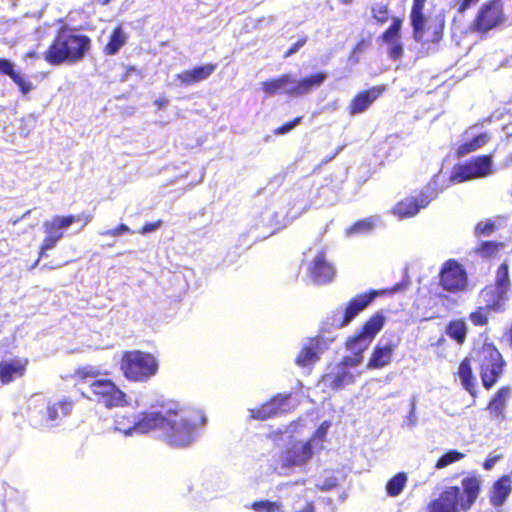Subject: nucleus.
I'll use <instances>...</instances> for the list:
<instances>
[{"instance_id":"603ef678","label":"nucleus","mask_w":512,"mask_h":512,"mask_svg":"<svg viewBox=\"0 0 512 512\" xmlns=\"http://www.w3.org/2000/svg\"><path fill=\"white\" fill-rule=\"evenodd\" d=\"M502 458L501 455H489L483 462L482 466L485 470H491L496 462Z\"/></svg>"},{"instance_id":"2f4dec72","label":"nucleus","mask_w":512,"mask_h":512,"mask_svg":"<svg viewBox=\"0 0 512 512\" xmlns=\"http://www.w3.org/2000/svg\"><path fill=\"white\" fill-rule=\"evenodd\" d=\"M445 334L458 345H463L467 339L468 326L463 318L450 320L445 327Z\"/></svg>"},{"instance_id":"c85d7f7f","label":"nucleus","mask_w":512,"mask_h":512,"mask_svg":"<svg viewBox=\"0 0 512 512\" xmlns=\"http://www.w3.org/2000/svg\"><path fill=\"white\" fill-rule=\"evenodd\" d=\"M74 407V401L70 398H63L59 401L48 402L43 418L46 421H57L68 416Z\"/></svg>"},{"instance_id":"09e8293b","label":"nucleus","mask_w":512,"mask_h":512,"mask_svg":"<svg viewBox=\"0 0 512 512\" xmlns=\"http://www.w3.org/2000/svg\"><path fill=\"white\" fill-rule=\"evenodd\" d=\"M362 356L352 354L351 356H344L341 360V365L344 367H355L362 362Z\"/></svg>"},{"instance_id":"7ed1b4c3","label":"nucleus","mask_w":512,"mask_h":512,"mask_svg":"<svg viewBox=\"0 0 512 512\" xmlns=\"http://www.w3.org/2000/svg\"><path fill=\"white\" fill-rule=\"evenodd\" d=\"M168 421L162 437L172 447H187L196 438L197 428L203 426L206 418L201 411L178 406L167 408Z\"/></svg>"},{"instance_id":"b1692460","label":"nucleus","mask_w":512,"mask_h":512,"mask_svg":"<svg viewBox=\"0 0 512 512\" xmlns=\"http://www.w3.org/2000/svg\"><path fill=\"white\" fill-rule=\"evenodd\" d=\"M216 68V64L207 63L192 69L183 70L176 75V80L183 86H191L208 79Z\"/></svg>"},{"instance_id":"2eb2a0df","label":"nucleus","mask_w":512,"mask_h":512,"mask_svg":"<svg viewBox=\"0 0 512 512\" xmlns=\"http://www.w3.org/2000/svg\"><path fill=\"white\" fill-rule=\"evenodd\" d=\"M308 276L316 285H325L333 281L336 271L328 261L324 250H320L307 268Z\"/></svg>"},{"instance_id":"69168bd1","label":"nucleus","mask_w":512,"mask_h":512,"mask_svg":"<svg viewBox=\"0 0 512 512\" xmlns=\"http://www.w3.org/2000/svg\"><path fill=\"white\" fill-rule=\"evenodd\" d=\"M97 1H98V3H100L102 6L108 5V4L111 2V0H97Z\"/></svg>"},{"instance_id":"4c0bfd02","label":"nucleus","mask_w":512,"mask_h":512,"mask_svg":"<svg viewBox=\"0 0 512 512\" xmlns=\"http://www.w3.org/2000/svg\"><path fill=\"white\" fill-rule=\"evenodd\" d=\"M102 375L101 371L92 365H85L77 367L74 370L73 378L81 383L86 382L89 379H99V377Z\"/></svg>"},{"instance_id":"f03ea898","label":"nucleus","mask_w":512,"mask_h":512,"mask_svg":"<svg viewBox=\"0 0 512 512\" xmlns=\"http://www.w3.org/2000/svg\"><path fill=\"white\" fill-rule=\"evenodd\" d=\"M482 489V479L475 473H469L461 480V488L448 486L432 499L425 508L426 512H468L476 503Z\"/></svg>"},{"instance_id":"a19ab883","label":"nucleus","mask_w":512,"mask_h":512,"mask_svg":"<svg viewBox=\"0 0 512 512\" xmlns=\"http://www.w3.org/2000/svg\"><path fill=\"white\" fill-rule=\"evenodd\" d=\"M251 509L255 512H283V505L281 502L260 500L255 501L250 505Z\"/></svg>"},{"instance_id":"e2e57ef3","label":"nucleus","mask_w":512,"mask_h":512,"mask_svg":"<svg viewBox=\"0 0 512 512\" xmlns=\"http://www.w3.org/2000/svg\"><path fill=\"white\" fill-rule=\"evenodd\" d=\"M25 57L32 58V59H37V58H39V54L36 51H28L25 54Z\"/></svg>"},{"instance_id":"f8f14e48","label":"nucleus","mask_w":512,"mask_h":512,"mask_svg":"<svg viewBox=\"0 0 512 512\" xmlns=\"http://www.w3.org/2000/svg\"><path fill=\"white\" fill-rule=\"evenodd\" d=\"M438 285L450 294L463 292L468 286L467 272L457 260L448 259L441 266Z\"/></svg>"},{"instance_id":"052dcab7","label":"nucleus","mask_w":512,"mask_h":512,"mask_svg":"<svg viewBox=\"0 0 512 512\" xmlns=\"http://www.w3.org/2000/svg\"><path fill=\"white\" fill-rule=\"evenodd\" d=\"M77 221V219L74 216H67L59 219L58 224H72L73 222Z\"/></svg>"},{"instance_id":"5701e85b","label":"nucleus","mask_w":512,"mask_h":512,"mask_svg":"<svg viewBox=\"0 0 512 512\" xmlns=\"http://www.w3.org/2000/svg\"><path fill=\"white\" fill-rule=\"evenodd\" d=\"M168 421L167 408L163 411H144L141 413L139 419L135 421L134 427L141 433H148L150 431L159 429L163 434L164 426Z\"/></svg>"},{"instance_id":"5fc2aeb1","label":"nucleus","mask_w":512,"mask_h":512,"mask_svg":"<svg viewBox=\"0 0 512 512\" xmlns=\"http://www.w3.org/2000/svg\"><path fill=\"white\" fill-rule=\"evenodd\" d=\"M494 226H476L475 234L477 236L489 235L493 231Z\"/></svg>"},{"instance_id":"3c124183","label":"nucleus","mask_w":512,"mask_h":512,"mask_svg":"<svg viewBox=\"0 0 512 512\" xmlns=\"http://www.w3.org/2000/svg\"><path fill=\"white\" fill-rule=\"evenodd\" d=\"M329 427H330V422H328V421L322 422L321 425L315 431L314 437L318 438L320 440H323L327 434Z\"/></svg>"},{"instance_id":"39448f33","label":"nucleus","mask_w":512,"mask_h":512,"mask_svg":"<svg viewBox=\"0 0 512 512\" xmlns=\"http://www.w3.org/2000/svg\"><path fill=\"white\" fill-rule=\"evenodd\" d=\"M371 16L379 25H383L391 20L389 27L382 32L379 39L389 46L387 55L391 60L397 61L401 59L404 54V48L400 42L403 19L392 17L389 4L382 2L372 4Z\"/></svg>"},{"instance_id":"49530a36","label":"nucleus","mask_w":512,"mask_h":512,"mask_svg":"<svg viewBox=\"0 0 512 512\" xmlns=\"http://www.w3.org/2000/svg\"><path fill=\"white\" fill-rule=\"evenodd\" d=\"M302 116L295 117L289 122L284 123L283 125L277 127L274 130L275 135H282L289 131H291L295 126H297L302 121Z\"/></svg>"},{"instance_id":"58836bf2","label":"nucleus","mask_w":512,"mask_h":512,"mask_svg":"<svg viewBox=\"0 0 512 512\" xmlns=\"http://www.w3.org/2000/svg\"><path fill=\"white\" fill-rule=\"evenodd\" d=\"M491 312L482 305L477 306L468 315L469 321L475 327H483L489 324V314Z\"/></svg>"},{"instance_id":"c03bdc74","label":"nucleus","mask_w":512,"mask_h":512,"mask_svg":"<svg viewBox=\"0 0 512 512\" xmlns=\"http://www.w3.org/2000/svg\"><path fill=\"white\" fill-rule=\"evenodd\" d=\"M425 4L426 0H413L409 15L410 23L426 17L424 14Z\"/></svg>"},{"instance_id":"338daca9","label":"nucleus","mask_w":512,"mask_h":512,"mask_svg":"<svg viewBox=\"0 0 512 512\" xmlns=\"http://www.w3.org/2000/svg\"><path fill=\"white\" fill-rule=\"evenodd\" d=\"M167 102H168V100H167V99H163V100H158L156 103H157L159 106H162V105H165Z\"/></svg>"},{"instance_id":"72a5a7b5","label":"nucleus","mask_w":512,"mask_h":512,"mask_svg":"<svg viewBox=\"0 0 512 512\" xmlns=\"http://www.w3.org/2000/svg\"><path fill=\"white\" fill-rule=\"evenodd\" d=\"M491 287H495L497 290L509 295L512 284L509 277V266L506 261L502 262L496 272L494 282L489 284Z\"/></svg>"},{"instance_id":"473e14b6","label":"nucleus","mask_w":512,"mask_h":512,"mask_svg":"<svg viewBox=\"0 0 512 512\" xmlns=\"http://www.w3.org/2000/svg\"><path fill=\"white\" fill-rule=\"evenodd\" d=\"M490 140V135L486 132L480 133L471 140L461 143L455 150V156L462 158L467 154L475 152L484 147Z\"/></svg>"},{"instance_id":"7c9ffc66","label":"nucleus","mask_w":512,"mask_h":512,"mask_svg":"<svg viewBox=\"0 0 512 512\" xmlns=\"http://www.w3.org/2000/svg\"><path fill=\"white\" fill-rule=\"evenodd\" d=\"M128 36L124 31L121 24L113 28L108 42L103 47V53L106 56H112L119 52V50L126 44Z\"/></svg>"},{"instance_id":"680f3d73","label":"nucleus","mask_w":512,"mask_h":512,"mask_svg":"<svg viewBox=\"0 0 512 512\" xmlns=\"http://www.w3.org/2000/svg\"><path fill=\"white\" fill-rule=\"evenodd\" d=\"M157 227L158 226H142L140 233L145 234V233L151 232V231L155 230Z\"/></svg>"},{"instance_id":"bb28decb","label":"nucleus","mask_w":512,"mask_h":512,"mask_svg":"<svg viewBox=\"0 0 512 512\" xmlns=\"http://www.w3.org/2000/svg\"><path fill=\"white\" fill-rule=\"evenodd\" d=\"M512 492V477L503 475L498 478L491 486L489 491V501L492 506L499 507L505 503Z\"/></svg>"},{"instance_id":"c9c22d12","label":"nucleus","mask_w":512,"mask_h":512,"mask_svg":"<svg viewBox=\"0 0 512 512\" xmlns=\"http://www.w3.org/2000/svg\"><path fill=\"white\" fill-rule=\"evenodd\" d=\"M384 323V316L381 313H376L366 320L358 331L372 342L383 328Z\"/></svg>"},{"instance_id":"9b49d317","label":"nucleus","mask_w":512,"mask_h":512,"mask_svg":"<svg viewBox=\"0 0 512 512\" xmlns=\"http://www.w3.org/2000/svg\"><path fill=\"white\" fill-rule=\"evenodd\" d=\"M413 39L423 46L437 45L442 40L445 20L441 16L424 17L411 22Z\"/></svg>"},{"instance_id":"79ce46f5","label":"nucleus","mask_w":512,"mask_h":512,"mask_svg":"<svg viewBox=\"0 0 512 512\" xmlns=\"http://www.w3.org/2000/svg\"><path fill=\"white\" fill-rule=\"evenodd\" d=\"M465 457V454L456 450H449L445 452L442 456L438 458L435 463L436 469H442L447 467L450 464H453L457 461L462 460Z\"/></svg>"},{"instance_id":"e433bc0d","label":"nucleus","mask_w":512,"mask_h":512,"mask_svg":"<svg viewBox=\"0 0 512 512\" xmlns=\"http://www.w3.org/2000/svg\"><path fill=\"white\" fill-rule=\"evenodd\" d=\"M371 341L366 338L363 334L357 331L354 335L350 336L346 342L345 347L352 354L363 357V353L370 346Z\"/></svg>"},{"instance_id":"8fccbe9b","label":"nucleus","mask_w":512,"mask_h":512,"mask_svg":"<svg viewBox=\"0 0 512 512\" xmlns=\"http://www.w3.org/2000/svg\"><path fill=\"white\" fill-rule=\"evenodd\" d=\"M480 0H460L457 3V12L459 14H464L466 11H468L471 7L475 6Z\"/></svg>"},{"instance_id":"bf43d9fd","label":"nucleus","mask_w":512,"mask_h":512,"mask_svg":"<svg viewBox=\"0 0 512 512\" xmlns=\"http://www.w3.org/2000/svg\"><path fill=\"white\" fill-rule=\"evenodd\" d=\"M380 219L377 216H371L362 220L357 221L355 224H375V222H378Z\"/></svg>"},{"instance_id":"0e129e2a","label":"nucleus","mask_w":512,"mask_h":512,"mask_svg":"<svg viewBox=\"0 0 512 512\" xmlns=\"http://www.w3.org/2000/svg\"><path fill=\"white\" fill-rule=\"evenodd\" d=\"M365 226H359V225H356V226H352L350 229L347 230L348 233H351L353 231H357V230H360L361 228H364ZM367 228H370L371 226H366Z\"/></svg>"},{"instance_id":"9d476101","label":"nucleus","mask_w":512,"mask_h":512,"mask_svg":"<svg viewBox=\"0 0 512 512\" xmlns=\"http://www.w3.org/2000/svg\"><path fill=\"white\" fill-rule=\"evenodd\" d=\"M493 171V156L485 154L473 157L468 161L457 164L453 168L450 180L456 183L485 178Z\"/></svg>"},{"instance_id":"13d9d810","label":"nucleus","mask_w":512,"mask_h":512,"mask_svg":"<svg viewBox=\"0 0 512 512\" xmlns=\"http://www.w3.org/2000/svg\"><path fill=\"white\" fill-rule=\"evenodd\" d=\"M296 512H316V507L313 501L307 502L303 508L297 510Z\"/></svg>"},{"instance_id":"a878e982","label":"nucleus","mask_w":512,"mask_h":512,"mask_svg":"<svg viewBox=\"0 0 512 512\" xmlns=\"http://www.w3.org/2000/svg\"><path fill=\"white\" fill-rule=\"evenodd\" d=\"M511 394L512 388L509 385H504L497 389L486 407L492 417L498 420L505 419V409Z\"/></svg>"},{"instance_id":"f257e3e1","label":"nucleus","mask_w":512,"mask_h":512,"mask_svg":"<svg viewBox=\"0 0 512 512\" xmlns=\"http://www.w3.org/2000/svg\"><path fill=\"white\" fill-rule=\"evenodd\" d=\"M90 49L91 39L87 35L62 26L43 52V59L50 66L72 65L82 61Z\"/></svg>"},{"instance_id":"c756f323","label":"nucleus","mask_w":512,"mask_h":512,"mask_svg":"<svg viewBox=\"0 0 512 512\" xmlns=\"http://www.w3.org/2000/svg\"><path fill=\"white\" fill-rule=\"evenodd\" d=\"M294 82V78L290 73H284L279 77L272 78L261 83V89L267 96H273L278 93H286Z\"/></svg>"},{"instance_id":"ddd939ff","label":"nucleus","mask_w":512,"mask_h":512,"mask_svg":"<svg viewBox=\"0 0 512 512\" xmlns=\"http://www.w3.org/2000/svg\"><path fill=\"white\" fill-rule=\"evenodd\" d=\"M332 342V338H327L323 334L307 338L295 358V364L300 368L311 369Z\"/></svg>"},{"instance_id":"a18cd8bd","label":"nucleus","mask_w":512,"mask_h":512,"mask_svg":"<svg viewBox=\"0 0 512 512\" xmlns=\"http://www.w3.org/2000/svg\"><path fill=\"white\" fill-rule=\"evenodd\" d=\"M354 382V376L352 373L343 370L339 373H337L332 381V387L334 389H339L345 384H351Z\"/></svg>"},{"instance_id":"6e6d98bb","label":"nucleus","mask_w":512,"mask_h":512,"mask_svg":"<svg viewBox=\"0 0 512 512\" xmlns=\"http://www.w3.org/2000/svg\"><path fill=\"white\" fill-rule=\"evenodd\" d=\"M507 219L503 216H497L493 219L491 218H488V219H485L484 221H481L479 224H487V225H490V224H501L503 222H505Z\"/></svg>"},{"instance_id":"6e6552de","label":"nucleus","mask_w":512,"mask_h":512,"mask_svg":"<svg viewBox=\"0 0 512 512\" xmlns=\"http://www.w3.org/2000/svg\"><path fill=\"white\" fill-rule=\"evenodd\" d=\"M507 16L501 0H488L477 10L471 24L473 33L484 36L505 25Z\"/></svg>"},{"instance_id":"864d4df0","label":"nucleus","mask_w":512,"mask_h":512,"mask_svg":"<svg viewBox=\"0 0 512 512\" xmlns=\"http://www.w3.org/2000/svg\"><path fill=\"white\" fill-rule=\"evenodd\" d=\"M129 232L128 226H116L115 228L111 230H107L102 233V235H112V236H120L124 233Z\"/></svg>"},{"instance_id":"37998d69","label":"nucleus","mask_w":512,"mask_h":512,"mask_svg":"<svg viewBox=\"0 0 512 512\" xmlns=\"http://www.w3.org/2000/svg\"><path fill=\"white\" fill-rule=\"evenodd\" d=\"M504 246L505 244L503 242L482 241L477 247V252L485 257H490L503 249Z\"/></svg>"},{"instance_id":"4be33fe9","label":"nucleus","mask_w":512,"mask_h":512,"mask_svg":"<svg viewBox=\"0 0 512 512\" xmlns=\"http://www.w3.org/2000/svg\"><path fill=\"white\" fill-rule=\"evenodd\" d=\"M328 74L317 72L301 79H294L293 85L286 90V94L292 97H300L309 94L312 90L320 87L327 79Z\"/></svg>"},{"instance_id":"423d86ee","label":"nucleus","mask_w":512,"mask_h":512,"mask_svg":"<svg viewBox=\"0 0 512 512\" xmlns=\"http://www.w3.org/2000/svg\"><path fill=\"white\" fill-rule=\"evenodd\" d=\"M120 370L131 382H146L158 371L156 358L148 352L130 350L123 352L120 359Z\"/></svg>"},{"instance_id":"1a4fd4ad","label":"nucleus","mask_w":512,"mask_h":512,"mask_svg":"<svg viewBox=\"0 0 512 512\" xmlns=\"http://www.w3.org/2000/svg\"><path fill=\"white\" fill-rule=\"evenodd\" d=\"M92 399L107 409L124 407L129 404L127 394L111 379L99 378L89 384Z\"/></svg>"},{"instance_id":"774afa93","label":"nucleus","mask_w":512,"mask_h":512,"mask_svg":"<svg viewBox=\"0 0 512 512\" xmlns=\"http://www.w3.org/2000/svg\"><path fill=\"white\" fill-rule=\"evenodd\" d=\"M342 4L349 5L352 3V0H340Z\"/></svg>"},{"instance_id":"6ab92c4d","label":"nucleus","mask_w":512,"mask_h":512,"mask_svg":"<svg viewBox=\"0 0 512 512\" xmlns=\"http://www.w3.org/2000/svg\"><path fill=\"white\" fill-rule=\"evenodd\" d=\"M474 352L471 349L468 354L460 361L456 376L459 378L462 388L473 398L477 397V382L473 372Z\"/></svg>"},{"instance_id":"4d7b16f0","label":"nucleus","mask_w":512,"mask_h":512,"mask_svg":"<svg viewBox=\"0 0 512 512\" xmlns=\"http://www.w3.org/2000/svg\"><path fill=\"white\" fill-rule=\"evenodd\" d=\"M370 45V41L368 39H361L358 41L354 47V51L362 52Z\"/></svg>"},{"instance_id":"20e7f679","label":"nucleus","mask_w":512,"mask_h":512,"mask_svg":"<svg viewBox=\"0 0 512 512\" xmlns=\"http://www.w3.org/2000/svg\"><path fill=\"white\" fill-rule=\"evenodd\" d=\"M472 349L482 386L490 390L504 375L507 362L493 343L484 342Z\"/></svg>"},{"instance_id":"dca6fc26","label":"nucleus","mask_w":512,"mask_h":512,"mask_svg":"<svg viewBox=\"0 0 512 512\" xmlns=\"http://www.w3.org/2000/svg\"><path fill=\"white\" fill-rule=\"evenodd\" d=\"M312 455V439L306 442H294L283 451L281 456L282 466L285 468L302 466L308 462Z\"/></svg>"},{"instance_id":"aec40b11","label":"nucleus","mask_w":512,"mask_h":512,"mask_svg":"<svg viewBox=\"0 0 512 512\" xmlns=\"http://www.w3.org/2000/svg\"><path fill=\"white\" fill-rule=\"evenodd\" d=\"M400 339L395 341H380L373 349L369 361L368 369H380L391 363L395 349L399 346Z\"/></svg>"},{"instance_id":"f3484780","label":"nucleus","mask_w":512,"mask_h":512,"mask_svg":"<svg viewBox=\"0 0 512 512\" xmlns=\"http://www.w3.org/2000/svg\"><path fill=\"white\" fill-rule=\"evenodd\" d=\"M386 90L384 85L373 86L358 92L348 105V113L355 116L365 112Z\"/></svg>"},{"instance_id":"0eeeda50","label":"nucleus","mask_w":512,"mask_h":512,"mask_svg":"<svg viewBox=\"0 0 512 512\" xmlns=\"http://www.w3.org/2000/svg\"><path fill=\"white\" fill-rule=\"evenodd\" d=\"M439 190L435 183H427L423 188L415 190L413 194L399 200L391 209V213L398 219L404 220L416 216L438 197Z\"/></svg>"},{"instance_id":"393cba45","label":"nucleus","mask_w":512,"mask_h":512,"mask_svg":"<svg viewBox=\"0 0 512 512\" xmlns=\"http://www.w3.org/2000/svg\"><path fill=\"white\" fill-rule=\"evenodd\" d=\"M28 365L27 359L0 361V382L4 385L24 376Z\"/></svg>"},{"instance_id":"de8ad7c7","label":"nucleus","mask_w":512,"mask_h":512,"mask_svg":"<svg viewBox=\"0 0 512 512\" xmlns=\"http://www.w3.org/2000/svg\"><path fill=\"white\" fill-rule=\"evenodd\" d=\"M308 41L306 36L299 38L283 55L284 58H289L302 48Z\"/></svg>"},{"instance_id":"ea45409f","label":"nucleus","mask_w":512,"mask_h":512,"mask_svg":"<svg viewBox=\"0 0 512 512\" xmlns=\"http://www.w3.org/2000/svg\"><path fill=\"white\" fill-rule=\"evenodd\" d=\"M407 477L404 473H398L393 476L386 485V492L389 496H398L406 485Z\"/></svg>"},{"instance_id":"412c9836","label":"nucleus","mask_w":512,"mask_h":512,"mask_svg":"<svg viewBox=\"0 0 512 512\" xmlns=\"http://www.w3.org/2000/svg\"><path fill=\"white\" fill-rule=\"evenodd\" d=\"M509 295L486 285L478 293V302L490 312L499 313L505 310Z\"/></svg>"},{"instance_id":"4468645a","label":"nucleus","mask_w":512,"mask_h":512,"mask_svg":"<svg viewBox=\"0 0 512 512\" xmlns=\"http://www.w3.org/2000/svg\"><path fill=\"white\" fill-rule=\"evenodd\" d=\"M289 394H276L258 407L249 409L252 419L264 421L289 410Z\"/></svg>"},{"instance_id":"cd10ccee","label":"nucleus","mask_w":512,"mask_h":512,"mask_svg":"<svg viewBox=\"0 0 512 512\" xmlns=\"http://www.w3.org/2000/svg\"><path fill=\"white\" fill-rule=\"evenodd\" d=\"M0 74L10 77L23 95L28 94L33 89L32 82L15 71L14 64L8 59L0 58Z\"/></svg>"},{"instance_id":"a211bd4d","label":"nucleus","mask_w":512,"mask_h":512,"mask_svg":"<svg viewBox=\"0 0 512 512\" xmlns=\"http://www.w3.org/2000/svg\"><path fill=\"white\" fill-rule=\"evenodd\" d=\"M377 295V291L371 290L351 298L343 311V318L338 326H347L358 314H360L372 303Z\"/></svg>"},{"instance_id":"f704fd0d","label":"nucleus","mask_w":512,"mask_h":512,"mask_svg":"<svg viewBox=\"0 0 512 512\" xmlns=\"http://www.w3.org/2000/svg\"><path fill=\"white\" fill-rule=\"evenodd\" d=\"M65 226H49L46 230V237L44 238L41 246L39 257L34 263V266L39 262V260L44 256L47 250L54 248L56 243L63 237V228Z\"/></svg>"}]
</instances>
